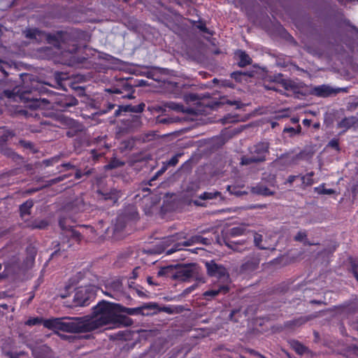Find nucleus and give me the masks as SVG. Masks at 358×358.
<instances>
[{
    "mask_svg": "<svg viewBox=\"0 0 358 358\" xmlns=\"http://www.w3.org/2000/svg\"><path fill=\"white\" fill-rule=\"evenodd\" d=\"M118 305L102 300L92 308V315L85 316L88 331L110 325V328L128 327L133 322L127 316L118 314Z\"/></svg>",
    "mask_w": 358,
    "mask_h": 358,
    "instance_id": "obj_1",
    "label": "nucleus"
},
{
    "mask_svg": "<svg viewBox=\"0 0 358 358\" xmlns=\"http://www.w3.org/2000/svg\"><path fill=\"white\" fill-rule=\"evenodd\" d=\"M269 153V143L259 142L249 148V154L241 157V165H249L254 163H260L266 161Z\"/></svg>",
    "mask_w": 358,
    "mask_h": 358,
    "instance_id": "obj_2",
    "label": "nucleus"
},
{
    "mask_svg": "<svg viewBox=\"0 0 358 358\" xmlns=\"http://www.w3.org/2000/svg\"><path fill=\"white\" fill-rule=\"evenodd\" d=\"M60 330L70 333L89 332L85 316L80 317L62 318Z\"/></svg>",
    "mask_w": 358,
    "mask_h": 358,
    "instance_id": "obj_3",
    "label": "nucleus"
},
{
    "mask_svg": "<svg viewBox=\"0 0 358 358\" xmlns=\"http://www.w3.org/2000/svg\"><path fill=\"white\" fill-rule=\"evenodd\" d=\"M205 265L209 275L218 278L223 283L229 282V275L222 265L217 264L214 261L206 262Z\"/></svg>",
    "mask_w": 358,
    "mask_h": 358,
    "instance_id": "obj_4",
    "label": "nucleus"
},
{
    "mask_svg": "<svg viewBox=\"0 0 358 358\" xmlns=\"http://www.w3.org/2000/svg\"><path fill=\"white\" fill-rule=\"evenodd\" d=\"M209 243V240L206 238L199 235L193 236L187 241L175 244L171 248L166 250V254L171 255L176 251L181 250L182 249V247L190 246L197 243L208 245Z\"/></svg>",
    "mask_w": 358,
    "mask_h": 358,
    "instance_id": "obj_5",
    "label": "nucleus"
},
{
    "mask_svg": "<svg viewBox=\"0 0 358 358\" xmlns=\"http://www.w3.org/2000/svg\"><path fill=\"white\" fill-rule=\"evenodd\" d=\"M106 289V290L103 291V293L115 300H120L124 295L122 283L120 280L116 279L108 282Z\"/></svg>",
    "mask_w": 358,
    "mask_h": 358,
    "instance_id": "obj_6",
    "label": "nucleus"
},
{
    "mask_svg": "<svg viewBox=\"0 0 358 358\" xmlns=\"http://www.w3.org/2000/svg\"><path fill=\"white\" fill-rule=\"evenodd\" d=\"M195 274V268L193 266L185 265L177 270L174 278L180 281H187L193 278Z\"/></svg>",
    "mask_w": 358,
    "mask_h": 358,
    "instance_id": "obj_7",
    "label": "nucleus"
},
{
    "mask_svg": "<svg viewBox=\"0 0 358 358\" xmlns=\"http://www.w3.org/2000/svg\"><path fill=\"white\" fill-rule=\"evenodd\" d=\"M90 294L87 292L86 288H79L75 293L73 296L74 306H85L89 305Z\"/></svg>",
    "mask_w": 358,
    "mask_h": 358,
    "instance_id": "obj_8",
    "label": "nucleus"
},
{
    "mask_svg": "<svg viewBox=\"0 0 358 358\" xmlns=\"http://www.w3.org/2000/svg\"><path fill=\"white\" fill-rule=\"evenodd\" d=\"M336 92V90L326 85L314 87L311 90L313 94L321 97H327Z\"/></svg>",
    "mask_w": 358,
    "mask_h": 358,
    "instance_id": "obj_9",
    "label": "nucleus"
},
{
    "mask_svg": "<svg viewBox=\"0 0 358 358\" xmlns=\"http://www.w3.org/2000/svg\"><path fill=\"white\" fill-rule=\"evenodd\" d=\"M59 226L64 231V235L66 238H70L79 241L80 240V233L71 227H66L64 226V220L61 219L59 220Z\"/></svg>",
    "mask_w": 358,
    "mask_h": 358,
    "instance_id": "obj_10",
    "label": "nucleus"
},
{
    "mask_svg": "<svg viewBox=\"0 0 358 358\" xmlns=\"http://www.w3.org/2000/svg\"><path fill=\"white\" fill-rule=\"evenodd\" d=\"M357 127H358V117L355 116L345 117L338 123V127L343 129V131Z\"/></svg>",
    "mask_w": 358,
    "mask_h": 358,
    "instance_id": "obj_11",
    "label": "nucleus"
},
{
    "mask_svg": "<svg viewBox=\"0 0 358 358\" xmlns=\"http://www.w3.org/2000/svg\"><path fill=\"white\" fill-rule=\"evenodd\" d=\"M229 288L228 285H220L217 289H213L208 290L203 293V296L206 299H211L217 296L219 294H226L229 292Z\"/></svg>",
    "mask_w": 358,
    "mask_h": 358,
    "instance_id": "obj_12",
    "label": "nucleus"
},
{
    "mask_svg": "<svg viewBox=\"0 0 358 358\" xmlns=\"http://www.w3.org/2000/svg\"><path fill=\"white\" fill-rule=\"evenodd\" d=\"M280 85L286 91H290L293 93L299 92L302 87L301 83H297L292 80H282Z\"/></svg>",
    "mask_w": 358,
    "mask_h": 358,
    "instance_id": "obj_13",
    "label": "nucleus"
},
{
    "mask_svg": "<svg viewBox=\"0 0 358 358\" xmlns=\"http://www.w3.org/2000/svg\"><path fill=\"white\" fill-rule=\"evenodd\" d=\"M24 34L27 38L36 39L41 41L43 38H49L50 36L45 34L43 32L39 31L37 29H29L24 31Z\"/></svg>",
    "mask_w": 358,
    "mask_h": 358,
    "instance_id": "obj_14",
    "label": "nucleus"
},
{
    "mask_svg": "<svg viewBox=\"0 0 358 358\" xmlns=\"http://www.w3.org/2000/svg\"><path fill=\"white\" fill-rule=\"evenodd\" d=\"M226 245L229 248L238 252H242L248 248V244L245 241L238 242L228 241L226 242Z\"/></svg>",
    "mask_w": 358,
    "mask_h": 358,
    "instance_id": "obj_15",
    "label": "nucleus"
},
{
    "mask_svg": "<svg viewBox=\"0 0 358 358\" xmlns=\"http://www.w3.org/2000/svg\"><path fill=\"white\" fill-rule=\"evenodd\" d=\"M61 322H62V318H60V317L51 318V319L43 320V324L45 327H46L49 329L60 330Z\"/></svg>",
    "mask_w": 358,
    "mask_h": 358,
    "instance_id": "obj_16",
    "label": "nucleus"
},
{
    "mask_svg": "<svg viewBox=\"0 0 358 358\" xmlns=\"http://www.w3.org/2000/svg\"><path fill=\"white\" fill-rule=\"evenodd\" d=\"M156 308H157V305L155 303H150L145 304L144 306H143L141 307L136 308H127L126 313L129 315L140 314V313L145 315V313H143V310H145V309L154 310Z\"/></svg>",
    "mask_w": 358,
    "mask_h": 358,
    "instance_id": "obj_17",
    "label": "nucleus"
},
{
    "mask_svg": "<svg viewBox=\"0 0 358 358\" xmlns=\"http://www.w3.org/2000/svg\"><path fill=\"white\" fill-rule=\"evenodd\" d=\"M251 192L253 194L263 196H270L273 194V192L272 191H271L268 188L262 185H258L255 187H252Z\"/></svg>",
    "mask_w": 358,
    "mask_h": 358,
    "instance_id": "obj_18",
    "label": "nucleus"
},
{
    "mask_svg": "<svg viewBox=\"0 0 358 358\" xmlns=\"http://www.w3.org/2000/svg\"><path fill=\"white\" fill-rule=\"evenodd\" d=\"M236 55H238L240 59L238 62V65L240 66L243 67L251 63L250 57L245 52L239 50Z\"/></svg>",
    "mask_w": 358,
    "mask_h": 358,
    "instance_id": "obj_19",
    "label": "nucleus"
},
{
    "mask_svg": "<svg viewBox=\"0 0 358 358\" xmlns=\"http://www.w3.org/2000/svg\"><path fill=\"white\" fill-rule=\"evenodd\" d=\"M105 200H110L113 203H116L120 196V193L116 189H113L109 192L103 194Z\"/></svg>",
    "mask_w": 358,
    "mask_h": 358,
    "instance_id": "obj_20",
    "label": "nucleus"
},
{
    "mask_svg": "<svg viewBox=\"0 0 358 358\" xmlns=\"http://www.w3.org/2000/svg\"><path fill=\"white\" fill-rule=\"evenodd\" d=\"M291 346L293 350L299 355H303L308 351V348L297 341L291 342Z\"/></svg>",
    "mask_w": 358,
    "mask_h": 358,
    "instance_id": "obj_21",
    "label": "nucleus"
},
{
    "mask_svg": "<svg viewBox=\"0 0 358 358\" xmlns=\"http://www.w3.org/2000/svg\"><path fill=\"white\" fill-rule=\"evenodd\" d=\"M33 206L34 202L32 200H27L26 202L22 203L20 208L21 215L23 217L26 215H29Z\"/></svg>",
    "mask_w": 358,
    "mask_h": 358,
    "instance_id": "obj_22",
    "label": "nucleus"
},
{
    "mask_svg": "<svg viewBox=\"0 0 358 358\" xmlns=\"http://www.w3.org/2000/svg\"><path fill=\"white\" fill-rule=\"evenodd\" d=\"M122 108L125 112L141 113L144 110L145 104L141 103L136 106H125Z\"/></svg>",
    "mask_w": 358,
    "mask_h": 358,
    "instance_id": "obj_23",
    "label": "nucleus"
},
{
    "mask_svg": "<svg viewBox=\"0 0 358 358\" xmlns=\"http://www.w3.org/2000/svg\"><path fill=\"white\" fill-rule=\"evenodd\" d=\"M307 233L305 231H300L297 233V234L294 236V240L296 241L303 242L304 245H310V243L306 238Z\"/></svg>",
    "mask_w": 358,
    "mask_h": 358,
    "instance_id": "obj_24",
    "label": "nucleus"
},
{
    "mask_svg": "<svg viewBox=\"0 0 358 358\" xmlns=\"http://www.w3.org/2000/svg\"><path fill=\"white\" fill-rule=\"evenodd\" d=\"M221 195V193L218 191L212 192H203L201 194L199 197L201 199L203 200H208V199H213L217 198V196H220Z\"/></svg>",
    "mask_w": 358,
    "mask_h": 358,
    "instance_id": "obj_25",
    "label": "nucleus"
},
{
    "mask_svg": "<svg viewBox=\"0 0 358 358\" xmlns=\"http://www.w3.org/2000/svg\"><path fill=\"white\" fill-rule=\"evenodd\" d=\"M47 226H48V222L45 220H34L30 225V227L32 229H45Z\"/></svg>",
    "mask_w": 358,
    "mask_h": 358,
    "instance_id": "obj_26",
    "label": "nucleus"
},
{
    "mask_svg": "<svg viewBox=\"0 0 358 358\" xmlns=\"http://www.w3.org/2000/svg\"><path fill=\"white\" fill-rule=\"evenodd\" d=\"M315 191L320 194H332L335 192L333 189H326L324 185H321L319 187L315 188Z\"/></svg>",
    "mask_w": 358,
    "mask_h": 358,
    "instance_id": "obj_27",
    "label": "nucleus"
},
{
    "mask_svg": "<svg viewBox=\"0 0 358 358\" xmlns=\"http://www.w3.org/2000/svg\"><path fill=\"white\" fill-rule=\"evenodd\" d=\"M258 264L259 262L257 261L252 262H248L242 265L241 269L245 271H252L257 267Z\"/></svg>",
    "mask_w": 358,
    "mask_h": 358,
    "instance_id": "obj_28",
    "label": "nucleus"
},
{
    "mask_svg": "<svg viewBox=\"0 0 358 358\" xmlns=\"http://www.w3.org/2000/svg\"><path fill=\"white\" fill-rule=\"evenodd\" d=\"M263 237L261 234L255 233L254 235V243L260 250H267L268 248L264 247L261 245Z\"/></svg>",
    "mask_w": 358,
    "mask_h": 358,
    "instance_id": "obj_29",
    "label": "nucleus"
},
{
    "mask_svg": "<svg viewBox=\"0 0 358 358\" xmlns=\"http://www.w3.org/2000/svg\"><path fill=\"white\" fill-rule=\"evenodd\" d=\"M59 159H60L59 156H55L50 159L43 160V164L45 165V166H52L54 164L57 163L59 161Z\"/></svg>",
    "mask_w": 358,
    "mask_h": 358,
    "instance_id": "obj_30",
    "label": "nucleus"
},
{
    "mask_svg": "<svg viewBox=\"0 0 358 358\" xmlns=\"http://www.w3.org/2000/svg\"><path fill=\"white\" fill-rule=\"evenodd\" d=\"M48 349V348L46 346H43L40 348H35L32 350V355L35 358H43L41 355V352H44Z\"/></svg>",
    "mask_w": 358,
    "mask_h": 358,
    "instance_id": "obj_31",
    "label": "nucleus"
},
{
    "mask_svg": "<svg viewBox=\"0 0 358 358\" xmlns=\"http://www.w3.org/2000/svg\"><path fill=\"white\" fill-rule=\"evenodd\" d=\"M243 232H244V229L243 228L236 227H233L231 229L230 234L233 236H238L242 235L243 234Z\"/></svg>",
    "mask_w": 358,
    "mask_h": 358,
    "instance_id": "obj_32",
    "label": "nucleus"
},
{
    "mask_svg": "<svg viewBox=\"0 0 358 358\" xmlns=\"http://www.w3.org/2000/svg\"><path fill=\"white\" fill-rule=\"evenodd\" d=\"M43 320L38 317L30 318L25 322V324L28 326H34L42 322Z\"/></svg>",
    "mask_w": 358,
    "mask_h": 358,
    "instance_id": "obj_33",
    "label": "nucleus"
},
{
    "mask_svg": "<svg viewBox=\"0 0 358 358\" xmlns=\"http://www.w3.org/2000/svg\"><path fill=\"white\" fill-rule=\"evenodd\" d=\"M350 358H358V346H352L348 351Z\"/></svg>",
    "mask_w": 358,
    "mask_h": 358,
    "instance_id": "obj_34",
    "label": "nucleus"
},
{
    "mask_svg": "<svg viewBox=\"0 0 358 358\" xmlns=\"http://www.w3.org/2000/svg\"><path fill=\"white\" fill-rule=\"evenodd\" d=\"M127 121L131 122L133 123L131 127H138L141 124L140 118L138 116H136V115L131 117V120L128 119V120H127Z\"/></svg>",
    "mask_w": 358,
    "mask_h": 358,
    "instance_id": "obj_35",
    "label": "nucleus"
},
{
    "mask_svg": "<svg viewBox=\"0 0 358 358\" xmlns=\"http://www.w3.org/2000/svg\"><path fill=\"white\" fill-rule=\"evenodd\" d=\"M302 182L307 186L312 185L314 183L313 179L308 176V175H305L301 178Z\"/></svg>",
    "mask_w": 358,
    "mask_h": 358,
    "instance_id": "obj_36",
    "label": "nucleus"
},
{
    "mask_svg": "<svg viewBox=\"0 0 358 358\" xmlns=\"http://www.w3.org/2000/svg\"><path fill=\"white\" fill-rule=\"evenodd\" d=\"M198 99V96L196 94H185L184 96V99L186 101H195Z\"/></svg>",
    "mask_w": 358,
    "mask_h": 358,
    "instance_id": "obj_37",
    "label": "nucleus"
},
{
    "mask_svg": "<svg viewBox=\"0 0 358 358\" xmlns=\"http://www.w3.org/2000/svg\"><path fill=\"white\" fill-rule=\"evenodd\" d=\"M180 156V155H176L173 157H171V159L168 162V165L169 166H175L178 164V157Z\"/></svg>",
    "mask_w": 358,
    "mask_h": 358,
    "instance_id": "obj_38",
    "label": "nucleus"
},
{
    "mask_svg": "<svg viewBox=\"0 0 358 358\" xmlns=\"http://www.w3.org/2000/svg\"><path fill=\"white\" fill-rule=\"evenodd\" d=\"M328 145L331 148L336 149V150L339 149L338 142L336 139H332L331 141H330Z\"/></svg>",
    "mask_w": 358,
    "mask_h": 358,
    "instance_id": "obj_39",
    "label": "nucleus"
},
{
    "mask_svg": "<svg viewBox=\"0 0 358 358\" xmlns=\"http://www.w3.org/2000/svg\"><path fill=\"white\" fill-rule=\"evenodd\" d=\"M77 103H78V101L76 99L72 98V99H71L69 102L65 103V106L69 107V106H76V105H77Z\"/></svg>",
    "mask_w": 358,
    "mask_h": 358,
    "instance_id": "obj_40",
    "label": "nucleus"
},
{
    "mask_svg": "<svg viewBox=\"0 0 358 358\" xmlns=\"http://www.w3.org/2000/svg\"><path fill=\"white\" fill-rule=\"evenodd\" d=\"M7 268H8V266L6 265L5 266L4 271L2 273H0V280L7 277L8 273H6V271L7 270Z\"/></svg>",
    "mask_w": 358,
    "mask_h": 358,
    "instance_id": "obj_41",
    "label": "nucleus"
},
{
    "mask_svg": "<svg viewBox=\"0 0 358 358\" xmlns=\"http://www.w3.org/2000/svg\"><path fill=\"white\" fill-rule=\"evenodd\" d=\"M250 353L258 357L259 358H266L264 355H260L259 353L255 352L253 350H250Z\"/></svg>",
    "mask_w": 358,
    "mask_h": 358,
    "instance_id": "obj_42",
    "label": "nucleus"
},
{
    "mask_svg": "<svg viewBox=\"0 0 358 358\" xmlns=\"http://www.w3.org/2000/svg\"><path fill=\"white\" fill-rule=\"evenodd\" d=\"M198 28H199L200 30H201L202 31H203V32H207V30H208V29H207V28H206V25H205V24H201L198 25Z\"/></svg>",
    "mask_w": 358,
    "mask_h": 358,
    "instance_id": "obj_43",
    "label": "nucleus"
},
{
    "mask_svg": "<svg viewBox=\"0 0 358 358\" xmlns=\"http://www.w3.org/2000/svg\"><path fill=\"white\" fill-rule=\"evenodd\" d=\"M12 135L13 134H11V132L7 131L6 132V134H3L2 141H6L8 138V136H12Z\"/></svg>",
    "mask_w": 358,
    "mask_h": 358,
    "instance_id": "obj_44",
    "label": "nucleus"
},
{
    "mask_svg": "<svg viewBox=\"0 0 358 358\" xmlns=\"http://www.w3.org/2000/svg\"><path fill=\"white\" fill-rule=\"evenodd\" d=\"M296 178L295 176H289L287 178V182L289 183H292Z\"/></svg>",
    "mask_w": 358,
    "mask_h": 358,
    "instance_id": "obj_45",
    "label": "nucleus"
},
{
    "mask_svg": "<svg viewBox=\"0 0 358 358\" xmlns=\"http://www.w3.org/2000/svg\"><path fill=\"white\" fill-rule=\"evenodd\" d=\"M306 321H307L306 319H305L303 317H301V318L299 319L296 321V322H297V324H299L300 325V324H302L305 323Z\"/></svg>",
    "mask_w": 358,
    "mask_h": 358,
    "instance_id": "obj_46",
    "label": "nucleus"
},
{
    "mask_svg": "<svg viewBox=\"0 0 358 358\" xmlns=\"http://www.w3.org/2000/svg\"><path fill=\"white\" fill-rule=\"evenodd\" d=\"M303 124L304 126H307V127L310 126V120H308V119H304V120H303Z\"/></svg>",
    "mask_w": 358,
    "mask_h": 358,
    "instance_id": "obj_47",
    "label": "nucleus"
},
{
    "mask_svg": "<svg viewBox=\"0 0 358 358\" xmlns=\"http://www.w3.org/2000/svg\"><path fill=\"white\" fill-rule=\"evenodd\" d=\"M122 107H123V106H121V107H120V108H119V109H117V110H115V116H118V115H120V112H121L122 110H124V108H123Z\"/></svg>",
    "mask_w": 358,
    "mask_h": 358,
    "instance_id": "obj_48",
    "label": "nucleus"
},
{
    "mask_svg": "<svg viewBox=\"0 0 358 358\" xmlns=\"http://www.w3.org/2000/svg\"><path fill=\"white\" fill-rule=\"evenodd\" d=\"M62 166L65 167L66 169H69L73 168V166L71 164H69V163L63 164Z\"/></svg>",
    "mask_w": 358,
    "mask_h": 358,
    "instance_id": "obj_49",
    "label": "nucleus"
},
{
    "mask_svg": "<svg viewBox=\"0 0 358 358\" xmlns=\"http://www.w3.org/2000/svg\"><path fill=\"white\" fill-rule=\"evenodd\" d=\"M172 108L180 110L182 108V106L176 105V106H171Z\"/></svg>",
    "mask_w": 358,
    "mask_h": 358,
    "instance_id": "obj_50",
    "label": "nucleus"
},
{
    "mask_svg": "<svg viewBox=\"0 0 358 358\" xmlns=\"http://www.w3.org/2000/svg\"><path fill=\"white\" fill-rule=\"evenodd\" d=\"M353 275H354L355 278L357 279V280L358 281V272H357V271L354 270L353 271Z\"/></svg>",
    "mask_w": 358,
    "mask_h": 358,
    "instance_id": "obj_51",
    "label": "nucleus"
},
{
    "mask_svg": "<svg viewBox=\"0 0 358 358\" xmlns=\"http://www.w3.org/2000/svg\"><path fill=\"white\" fill-rule=\"evenodd\" d=\"M76 178L77 179H79V178H81V173H80V171H78V172L76 173Z\"/></svg>",
    "mask_w": 358,
    "mask_h": 358,
    "instance_id": "obj_52",
    "label": "nucleus"
},
{
    "mask_svg": "<svg viewBox=\"0 0 358 358\" xmlns=\"http://www.w3.org/2000/svg\"><path fill=\"white\" fill-rule=\"evenodd\" d=\"M63 180V178L59 177V178H56V179H54V180H53V182H59V181H61V180Z\"/></svg>",
    "mask_w": 358,
    "mask_h": 358,
    "instance_id": "obj_53",
    "label": "nucleus"
},
{
    "mask_svg": "<svg viewBox=\"0 0 358 358\" xmlns=\"http://www.w3.org/2000/svg\"><path fill=\"white\" fill-rule=\"evenodd\" d=\"M0 306L2 307L3 309H7L8 308V305L6 304V303L0 304Z\"/></svg>",
    "mask_w": 358,
    "mask_h": 358,
    "instance_id": "obj_54",
    "label": "nucleus"
},
{
    "mask_svg": "<svg viewBox=\"0 0 358 358\" xmlns=\"http://www.w3.org/2000/svg\"><path fill=\"white\" fill-rule=\"evenodd\" d=\"M137 293L139 296H143L145 295L144 293L141 291H137Z\"/></svg>",
    "mask_w": 358,
    "mask_h": 358,
    "instance_id": "obj_55",
    "label": "nucleus"
},
{
    "mask_svg": "<svg viewBox=\"0 0 358 358\" xmlns=\"http://www.w3.org/2000/svg\"><path fill=\"white\" fill-rule=\"evenodd\" d=\"M307 175L313 178V176H314V173L313 172H310V173H308Z\"/></svg>",
    "mask_w": 358,
    "mask_h": 358,
    "instance_id": "obj_56",
    "label": "nucleus"
},
{
    "mask_svg": "<svg viewBox=\"0 0 358 358\" xmlns=\"http://www.w3.org/2000/svg\"><path fill=\"white\" fill-rule=\"evenodd\" d=\"M164 310H165L166 313H171L169 308H164Z\"/></svg>",
    "mask_w": 358,
    "mask_h": 358,
    "instance_id": "obj_57",
    "label": "nucleus"
},
{
    "mask_svg": "<svg viewBox=\"0 0 358 358\" xmlns=\"http://www.w3.org/2000/svg\"><path fill=\"white\" fill-rule=\"evenodd\" d=\"M198 250H199V248H196V249L192 250L191 251L194 253H196Z\"/></svg>",
    "mask_w": 358,
    "mask_h": 358,
    "instance_id": "obj_58",
    "label": "nucleus"
},
{
    "mask_svg": "<svg viewBox=\"0 0 358 358\" xmlns=\"http://www.w3.org/2000/svg\"><path fill=\"white\" fill-rule=\"evenodd\" d=\"M62 247L63 248H65V241H62Z\"/></svg>",
    "mask_w": 358,
    "mask_h": 358,
    "instance_id": "obj_59",
    "label": "nucleus"
},
{
    "mask_svg": "<svg viewBox=\"0 0 358 358\" xmlns=\"http://www.w3.org/2000/svg\"><path fill=\"white\" fill-rule=\"evenodd\" d=\"M57 254H58V251H55V252L52 254V256L57 255Z\"/></svg>",
    "mask_w": 358,
    "mask_h": 358,
    "instance_id": "obj_60",
    "label": "nucleus"
},
{
    "mask_svg": "<svg viewBox=\"0 0 358 358\" xmlns=\"http://www.w3.org/2000/svg\"><path fill=\"white\" fill-rule=\"evenodd\" d=\"M270 89L273 90L278 91V90H277V89H275V87H271Z\"/></svg>",
    "mask_w": 358,
    "mask_h": 358,
    "instance_id": "obj_61",
    "label": "nucleus"
},
{
    "mask_svg": "<svg viewBox=\"0 0 358 358\" xmlns=\"http://www.w3.org/2000/svg\"><path fill=\"white\" fill-rule=\"evenodd\" d=\"M1 267H2V266H1V264H0V270L1 269Z\"/></svg>",
    "mask_w": 358,
    "mask_h": 358,
    "instance_id": "obj_62",
    "label": "nucleus"
},
{
    "mask_svg": "<svg viewBox=\"0 0 358 358\" xmlns=\"http://www.w3.org/2000/svg\"><path fill=\"white\" fill-rule=\"evenodd\" d=\"M125 1H127L128 0H124Z\"/></svg>",
    "mask_w": 358,
    "mask_h": 358,
    "instance_id": "obj_63",
    "label": "nucleus"
}]
</instances>
